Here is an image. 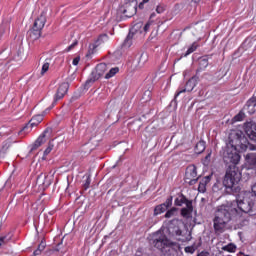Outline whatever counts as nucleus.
I'll list each match as a JSON object with an SVG mask.
<instances>
[{"mask_svg":"<svg viewBox=\"0 0 256 256\" xmlns=\"http://www.w3.org/2000/svg\"><path fill=\"white\" fill-rule=\"evenodd\" d=\"M249 213L251 205L245 207V202H230L218 206L214 212L213 228L216 235H221L229 229V223L239 215V213Z\"/></svg>","mask_w":256,"mask_h":256,"instance_id":"1","label":"nucleus"},{"mask_svg":"<svg viewBox=\"0 0 256 256\" xmlns=\"http://www.w3.org/2000/svg\"><path fill=\"white\" fill-rule=\"evenodd\" d=\"M171 239L185 243V232L179 228V221L172 220L152 235L151 243L160 251L165 247H171Z\"/></svg>","mask_w":256,"mask_h":256,"instance_id":"2","label":"nucleus"},{"mask_svg":"<svg viewBox=\"0 0 256 256\" xmlns=\"http://www.w3.org/2000/svg\"><path fill=\"white\" fill-rule=\"evenodd\" d=\"M241 181V172L237 166H229L224 176L223 185L226 189H233Z\"/></svg>","mask_w":256,"mask_h":256,"instance_id":"3","label":"nucleus"},{"mask_svg":"<svg viewBox=\"0 0 256 256\" xmlns=\"http://www.w3.org/2000/svg\"><path fill=\"white\" fill-rule=\"evenodd\" d=\"M223 159L227 165L232 163L233 167H235V165L239 164V161H241L239 152L233 144H230V142L226 144V147L223 150Z\"/></svg>","mask_w":256,"mask_h":256,"instance_id":"4","label":"nucleus"},{"mask_svg":"<svg viewBox=\"0 0 256 256\" xmlns=\"http://www.w3.org/2000/svg\"><path fill=\"white\" fill-rule=\"evenodd\" d=\"M229 143L236 147V149H240V151H247L249 147V140L242 132L236 133L235 138L230 140Z\"/></svg>","mask_w":256,"mask_h":256,"instance_id":"5","label":"nucleus"},{"mask_svg":"<svg viewBox=\"0 0 256 256\" xmlns=\"http://www.w3.org/2000/svg\"><path fill=\"white\" fill-rule=\"evenodd\" d=\"M105 73H107V64H98L95 70L92 71L90 79L86 81V85H89V83H95V81L101 79V77H103Z\"/></svg>","mask_w":256,"mask_h":256,"instance_id":"6","label":"nucleus"},{"mask_svg":"<svg viewBox=\"0 0 256 256\" xmlns=\"http://www.w3.org/2000/svg\"><path fill=\"white\" fill-rule=\"evenodd\" d=\"M69 91V84L68 83H62L58 89L57 92L54 96V101L52 103V106L48 109L45 110V113L51 111V109H53V107H55L57 101H61V99H63L65 97V95H67V92Z\"/></svg>","mask_w":256,"mask_h":256,"instance_id":"7","label":"nucleus"},{"mask_svg":"<svg viewBox=\"0 0 256 256\" xmlns=\"http://www.w3.org/2000/svg\"><path fill=\"white\" fill-rule=\"evenodd\" d=\"M198 180L199 177L197 176V167H195V165L188 166L186 168V173L184 177L185 183H188V185H195Z\"/></svg>","mask_w":256,"mask_h":256,"instance_id":"8","label":"nucleus"},{"mask_svg":"<svg viewBox=\"0 0 256 256\" xmlns=\"http://www.w3.org/2000/svg\"><path fill=\"white\" fill-rule=\"evenodd\" d=\"M197 86V78L192 77L189 79V81L186 83V87L180 86L174 96V101H177V97L181 95V93H186V91H193L195 87Z\"/></svg>","mask_w":256,"mask_h":256,"instance_id":"9","label":"nucleus"},{"mask_svg":"<svg viewBox=\"0 0 256 256\" xmlns=\"http://www.w3.org/2000/svg\"><path fill=\"white\" fill-rule=\"evenodd\" d=\"M244 131L251 141H256V124L248 122L244 125Z\"/></svg>","mask_w":256,"mask_h":256,"instance_id":"10","label":"nucleus"},{"mask_svg":"<svg viewBox=\"0 0 256 256\" xmlns=\"http://www.w3.org/2000/svg\"><path fill=\"white\" fill-rule=\"evenodd\" d=\"M243 111L248 115H253L256 111V96H252L243 107Z\"/></svg>","mask_w":256,"mask_h":256,"instance_id":"11","label":"nucleus"},{"mask_svg":"<svg viewBox=\"0 0 256 256\" xmlns=\"http://www.w3.org/2000/svg\"><path fill=\"white\" fill-rule=\"evenodd\" d=\"M49 133V130H45L43 134H41L37 140L32 145L31 151H35V149H39L41 145L47 142V134Z\"/></svg>","mask_w":256,"mask_h":256,"instance_id":"12","label":"nucleus"},{"mask_svg":"<svg viewBox=\"0 0 256 256\" xmlns=\"http://www.w3.org/2000/svg\"><path fill=\"white\" fill-rule=\"evenodd\" d=\"M45 23H47V19L45 15L41 14L34 22V28L42 31L43 27H45Z\"/></svg>","mask_w":256,"mask_h":256,"instance_id":"13","label":"nucleus"},{"mask_svg":"<svg viewBox=\"0 0 256 256\" xmlns=\"http://www.w3.org/2000/svg\"><path fill=\"white\" fill-rule=\"evenodd\" d=\"M107 41H109V36L107 34H101L98 37L96 44L92 45V49L99 47V45H103V43H107Z\"/></svg>","mask_w":256,"mask_h":256,"instance_id":"14","label":"nucleus"},{"mask_svg":"<svg viewBox=\"0 0 256 256\" xmlns=\"http://www.w3.org/2000/svg\"><path fill=\"white\" fill-rule=\"evenodd\" d=\"M35 120H30L25 127L22 128L21 133H31V131L33 130V127H37Z\"/></svg>","mask_w":256,"mask_h":256,"instance_id":"15","label":"nucleus"},{"mask_svg":"<svg viewBox=\"0 0 256 256\" xmlns=\"http://www.w3.org/2000/svg\"><path fill=\"white\" fill-rule=\"evenodd\" d=\"M245 159L248 165H250L253 168H256V153L247 154Z\"/></svg>","mask_w":256,"mask_h":256,"instance_id":"16","label":"nucleus"},{"mask_svg":"<svg viewBox=\"0 0 256 256\" xmlns=\"http://www.w3.org/2000/svg\"><path fill=\"white\" fill-rule=\"evenodd\" d=\"M29 37L32 41H36V39H39V37H41V30L33 27L30 31H29Z\"/></svg>","mask_w":256,"mask_h":256,"instance_id":"17","label":"nucleus"},{"mask_svg":"<svg viewBox=\"0 0 256 256\" xmlns=\"http://www.w3.org/2000/svg\"><path fill=\"white\" fill-rule=\"evenodd\" d=\"M130 33H131L132 35H134V33H145V32L143 31V22L140 21V22L136 23V24L132 27Z\"/></svg>","mask_w":256,"mask_h":256,"instance_id":"18","label":"nucleus"},{"mask_svg":"<svg viewBox=\"0 0 256 256\" xmlns=\"http://www.w3.org/2000/svg\"><path fill=\"white\" fill-rule=\"evenodd\" d=\"M131 45H133V34L130 32L126 37V39L124 40L123 47H125L126 49H129Z\"/></svg>","mask_w":256,"mask_h":256,"instance_id":"19","label":"nucleus"},{"mask_svg":"<svg viewBox=\"0 0 256 256\" xmlns=\"http://www.w3.org/2000/svg\"><path fill=\"white\" fill-rule=\"evenodd\" d=\"M207 67H209V60L207 58H201L199 60L200 71H204V69H207Z\"/></svg>","mask_w":256,"mask_h":256,"instance_id":"20","label":"nucleus"},{"mask_svg":"<svg viewBox=\"0 0 256 256\" xmlns=\"http://www.w3.org/2000/svg\"><path fill=\"white\" fill-rule=\"evenodd\" d=\"M51 65V59H46L42 65L41 75H45L49 71V66Z\"/></svg>","mask_w":256,"mask_h":256,"instance_id":"21","label":"nucleus"},{"mask_svg":"<svg viewBox=\"0 0 256 256\" xmlns=\"http://www.w3.org/2000/svg\"><path fill=\"white\" fill-rule=\"evenodd\" d=\"M119 73V67H114L109 70V72L105 75V79H111V77H115Z\"/></svg>","mask_w":256,"mask_h":256,"instance_id":"22","label":"nucleus"},{"mask_svg":"<svg viewBox=\"0 0 256 256\" xmlns=\"http://www.w3.org/2000/svg\"><path fill=\"white\" fill-rule=\"evenodd\" d=\"M165 211H167V208L165 207V205L160 204L158 206L155 207L154 209V215H161V213H165Z\"/></svg>","mask_w":256,"mask_h":256,"instance_id":"23","label":"nucleus"},{"mask_svg":"<svg viewBox=\"0 0 256 256\" xmlns=\"http://www.w3.org/2000/svg\"><path fill=\"white\" fill-rule=\"evenodd\" d=\"M195 149H196V153H198V154L203 153V151H205V141H199L196 144Z\"/></svg>","mask_w":256,"mask_h":256,"instance_id":"24","label":"nucleus"},{"mask_svg":"<svg viewBox=\"0 0 256 256\" xmlns=\"http://www.w3.org/2000/svg\"><path fill=\"white\" fill-rule=\"evenodd\" d=\"M197 43H193L185 54L182 55V57H187L188 55H191V53H194V51H197Z\"/></svg>","mask_w":256,"mask_h":256,"instance_id":"25","label":"nucleus"},{"mask_svg":"<svg viewBox=\"0 0 256 256\" xmlns=\"http://www.w3.org/2000/svg\"><path fill=\"white\" fill-rule=\"evenodd\" d=\"M186 199H187V198L184 197L183 195L177 197V198L175 199V205H176L177 207H182V205H185Z\"/></svg>","mask_w":256,"mask_h":256,"instance_id":"26","label":"nucleus"},{"mask_svg":"<svg viewBox=\"0 0 256 256\" xmlns=\"http://www.w3.org/2000/svg\"><path fill=\"white\" fill-rule=\"evenodd\" d=\"M53 147H55V145H53V140H52L49 142L48 147L45 149L44 156L42 157V159H45V157H47V155H49V153L53 151Z\"/></svg>","mask_w":256,"mask_h":256,"instance_id":"27","label":"nucleus"},{"mask_svg":"<svg viewBox=\"0 0 256 256\" xmlns=\"http://www.w3.org/2000/svg\"><path fill=\"white\" fill-rule=\"evenodd\" d=\"M45 242H41L39 245H38V248L34 251V255L37 256V255H41V252L45 250Z\"/></svg>","mask_w":256,"mask_h":256,"instance_id":"28","label":"nucleus"},{"mask_svg":"<svg viewBox=\"0 0 256 256\" xmlns=\"http://www.w3.org/2000/svg\"><path fill=\"white\" fill-rule=\"evenodd\" d=\"M223 249L224 251H228L229 253H235V251L237 250V246H235L234 244H228L224 246Z\"/></svg>","mask_w":256,"mask_h":256,"instance_id":"29","label":"nucleus"},{"mask_svg":"<svg viewBox=\"0 0 256 256\" xmlns=\"http://www.w3.org/2000/svg\"><path fill=\"white\" fill-rule=\"evenodd\" d=\"M135 11H137V7L133 8V13H135ZM119 13H123V15H125L127 17H131L133 15V13H131V14L127 13V8L126 7H120L119 8Z\"/></svg>","mask_w":256,"mask_h":256,"instance_id":"30","label":"nucleus"},{"mask_svg":"<svg viewBox=\"0 0 256 256\" xmlns=\"http://www.w3.org/2000/svg\"><path fill=\"white\" fill-rule=\"evenodd\" d=\"M142 101L144 103H147L148 101H151V90H146L142 96Z\"/></svg>","mask_w":256,"mask_h":256,"instance_id":"31","label":"nucleus"},{"mask_svg":"<svg viewBox=\"0 0 256 256\" xmlns=\"http://www.w3.org/2000/svg\"><path fill=\"white\" fill-rule=\"evenodd\" d=\"M166 10H167V6L165 4H159L156 7V13H158L159 15H161L162 13H165Z\"/></svg>","mask_w":256,"mask_h":256,"instance_id":"32","label":"nucleus"},{"mask_svg":"<svg viewBox=\"0 0 256 256\" xmlns=\"http://www.w3.org/2000/svg\"><path fill=\"white\" fill-rule=\"evenodd\" d=\"M45 179H47V175L45 174H40L36 180V183L38 185H45Z\"/></svg>","mask_w":256,"mask_h":256,"instance_id":"33","label":"nucleus"},{"mask_svg":"<svg viewBox=\"0 0 256 256\" xmlns=\"http://www.w3.org/2000/svg\"><path fill=\"white\" fill-rule=\"evenodd\" d=\"M145 63H147V54H142L140 56L138 65H139V67H143V65H145Z\"/></svg>","mask_w":256,"mask_h":256,"instance_id":"34","label":"nucleus"},{"mask_svg":"<svg viewBox=\"0 0 256 256\" xmlns=\"http://www.w3.org/2000/svg\"><path fill=\"white\" fill-rule=\"evenodd\" d=\"M245 111H240L235 117H234V121H243V119H245Z\"/></svg>","mask_w":256,"mask_h":256,"instance_id":"35","label":"nucleus"},{"mask_svg":"<svg viewBox=\"0 0 256 256\" xmlns=\"http://www.w3.org/2000/svg\"><path fill=\"white\" fill-rule=\"evenodd\" d=\"M153 25V20L148 21L144 26H143V31L144 33H148L149 29H151V26Z\"/></svg>","mask_w":256,"mask_h":256,"instance_id":"36","label":"nucleus"},{"mask_svg":"<svg viewBox=\"0 0 256 256\" xmlns=\"http://www.w3.org/2000/svg\"><path fill=\"white\" fill-rule=\"evenodd\" d=\"M184 205H186L185 209L193 211V202L191 200L186 198V201L184 202Z\"/></svg>","mask_w":256,"mask_h":256,"instance_id":"37","label":"nucleus"},{"mask_svg":"<svg viewBox=\"0 0 256 256\" xmlns=\"http://www.w3.org/2000/svg\"><path fill=\"white\" fill-rule=\"evenodd\" d=\"M175 211H177V209H175V208L168 210L165 214L166 219H171V217H173V215H175Z\"/></svg>","mask_w":256,"mask_h":256,"instance_id":"38","label":"nucleus"},{"mask_svg":"<svg viewBox=\"0 0 256 256\" xmlns=\"http://www.w3.org/2000/svg\"><path fill=\"white\" fill-rule=\"evenodd\" d=\"M162 205H164V207H166V209L168 207H171V205H173V197L168 198L164 203H162Z\"/></svg>","mask_w":256,"mask_h":256,"instance_id":"39","label":"nucleus"},{"mask_svg":"<svg viewBox=\"0 0 256 256\" xmlns=\"http://www.w3.org/2000/svg\"><path fill=\"white\" fill-rule=\"evenodd\" d=\"M32 120H34V123L39 125V123H41V121H43V116L42 115H36L32 118Z\"/></svg>","mask_w":256,"mask_h":256,"instance_id":"40","label":"nucleus"},{"mask_svg":"<svg viewBox=\"0 0 256 256\" xmlns=\"http://www.w3.org/2000/svg\"><path fill=\"white\" fill-rule=\"evenodd\" d=\"M185 253H190V255H193V253H195V247L193 246H187L184 249Z\"/></svg>","mask_w":256,"mask_h":256,"instance_id":"41","label":"nucleus"},{"mask_svg":"<svg viewBox=\"0 0 256 256\" xmlns=\"http://www.w3.org/2000/svg\"><path fill=\"white\" fill-rule=\"evenodd\" d=\"M205 185H206V184H205V181L199 183L198 191H199L200 193H205V190H206Z\"/></svg>","mask_w":256,"mask_h":256,"instance_id":"42","label":"nucleus"},{"mask_svg":"<svg viewBox=\"0 0 256 256\" xmlns=\"http://www.w3.org/2000/svg\"><path fill=\"white\" fill-rule=\"evenodd\" d=\"M192 210H189L188 208H182L181 209V215L182 217H187V215H189V213H191Z\"/></svg>","mask_w":256,"mask_h":256,"instance_id":"43","label":"nucleus"},{"mask_svg":"<svg viewBox=\"0 0 256 256\" xmlns=\"http://www.w3.org/2000/svg\"><path fill=\"white\" fill-rule=\"evenodd\" d=\"M8 242H9V239H7V236L0 237V247H2V245H6V243Z\"/></svg>","mask_w":256,"mask_h":256,"instance_id":"44","label":"nucleus"},{"mask_svg":"<svg viewBox=\"0 0 256 256\" xmlns=\"http://www.w3.org/2000/svg\"><path fill=\"white\" fill-rule=\"evenodd\" d=\"M7 71V65L6 64H0V75H3Z\"/></svg>","mask_w":256,"mask_h":256,"instance_id":"45","label":"nucleus"},{"mask_svg":"<svg viewBox=\"0 0 256 256\" xmlns=\"http://www.w3.org/2000/svg\"><path fill=\"white\" fill-rule=\"evenodd\" d=\"M77 43V41H74L70 46H68L66 51H71V49H75V47H77Z\"/></svg>","mask_w":256,"mask_h":256,"instance_id":"46","label":"nucleus"},{"mask_svg":"<svg viewBox=\"0 0 256 256\" xmlns=\"http://www.w3.org/2000/svg\"><path fill=\"white\" fill-rule=\"evenodd\" d=\"M145 3H149V0H142V2H140L138 5L139 9H143Z\"/></svg>","mask_w":256,"mask_h":256,"instance_id":"47","label":"nucleus"},{"mask_svg":"<svg viewBox=\"0 0 256 256\" xmlns=\"http://www.w3.org/2000/svg\"><path fill=\"white\" fill-rule=\"evenodd\" d=\"M79 61H81V58L76 57V58L73 59L72 64L73 65H79Z\"/></svg>","mask_w":256,"mask_h":256,"instance_id":"48","label":"nucleus"},{"mask_svg":"<svg viewBox=\"0 0 256 256\" xmlns=\"http://www.w3.org/2000/svg\"><path fill=\"white\" fill-rule=\"evenodd\" d=\"M90 183H91V180L88 178V179L86 180V183H85L86 189L89 187Z\"/></svg>","mask_w":256,"mask_h":256,"instance_id":"49","label":"nucleus"},{"mask_svg":"<svg viewBox=\"0 0 256 256\" xmlns=\"http://www.w3.org/2000/svg\"><path fill=\"white\" fill-rule=\"evenodd\" d=\"M198 256H209V253H207V252H201L200 254H198Z\"/></svg>","mask_w":256,"mask_h":256,"instance_id":"50","label":"nucleus"},{"mask_svg":"<svg viewBox=\"0 0 256 256\" xmlns=\"http://www.w3.org/2000/svg\"><path fill=\"white\" fill-rule=\"evenodd\" d=\"M3 227V218H0V229Z\"/></svg>","mask_w":256,"mask_h":256,"instance_id":"51","label":"nucleus"},{"mask_svg":"<svg viewBox=\"0 0 256 256\" xmlns=\"http://www.w3.org/2000/svg\"><path fill=\"white\" fill-rule=\"evenodd\" d=\"M59 247H61V243L58 244V246L56 247V251H61V248H59Z\"/></svg>","mask_w":256,"mask_h":256,"instance_id":"52","label":"nucleus"},{"mask_svg":"<svg viewBox=\"0 0 256 256\" xmlns=\"http://www.w3.org/2000/svg\"><path fill=\"white\" fill-rule=\"evenodd\" d=\"M153 17H155V13H152V14L150 15V19H153Z\"/></svg>","mask_w":256,"mask_h":256,"instance_id":"53","label":"nucleus"},{"mask_svg":"<svg viewBox=\"0 0 256 256\" xmlns=\"http://www.w3.org/2000/svg\"><path fill=\"white\" fill-rule=\"evenodd\" d=\"M193 3H199L201 0H192Z\"/></svg>","mask_w":256,"mask_h":256,"instance_id":"54","label":"nucleus"},{"mask_svg":"<svg viewBox=\"0 0 256 256\" xmlns=\"http://www.w3.org/2000/svg\"><path fill=\"white\" fill-rule=\"evenodd\" d=\"M209 157H211V153H209V154L206 156V159H209Z\"/></svg>","mask_w":256,"mask_h":256,"instance_id":"55","label":"nucleus"},{"mask_svg":"<svg viewBox=\"0 0 256 256\" xmlns=\"http://www.w3.org/2000/svg\"><path fill=\"white\" fill-rule=\"evenodd\" d=\"M92 53H93V51L91 50V46H90L89 54L91 55Z\"/></svg>","mask_w":256,"mask_h":256,"instance_id":"56","label":"nucleus"},{"mask_svg":"<svg viewBox=\"0 0 256 256\" xmlns=\"http://www.w3.org/2000/svg\"><path fill=\"white\" fill-rule=\"evenodd\" d=\"M247 256H249V255H247Z\"/></svg>","mask_w":256,"mask_h":256,"instance_id":"57","label":"nucleus"}]
</instances>
